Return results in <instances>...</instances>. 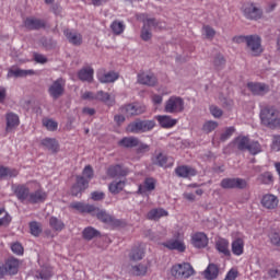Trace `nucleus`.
Masks as SVG:
<instances>
[{
	"label": "nucleus",
	"instance_id": "nucleus-30",
	"mask_svg": "<svg viewBox=\"0 0 280 280\" xmlns=\"http://www.w3.org/2000/svg\"><path fill=\"white\" fill-rule=\"evenodd\" d=\"M95 73V70H93L92 67L82 68L78 72V78L81 80V82H93V75Z\"/></svg>",
	"mask_w": 280,
	"mask_h": 280
},
{
	"label": "nucleus",
	"instance_id": "nucleus-59",
	"mask_svg": "<svg viewBox=\"0 0 280 280\" xmlns=\"http://www.w3.org/2000/svg\"><path fill=\"white\" fill-rule=\"evenodd\" d=\"M210 113H211L212 117H214L215 119H220V117H222V115H223L222 109L215 105L210 106Z\"/></svg>",
	"mask_w": 280,
	"mask_h": 280
},
{
	"label": "nucleus",
	"instance_id": "nucleus-24",
	"mask_svg": "<svg viewBox=\"0 0 280 280\" xmlns=\"http://www.w3.org/2000/svg\"><path fill=\"white\" fill-rule=\"evenodd\" d=\"M21 266V262L18 258H9L4 264V270L7 275H16L19 272V267Z\"/></svg>",
	"mask_w": 280,
	"mask_h": 280
},
{
	"label": "nucleus",
	"instance_id": "nucleus-48",
	"mask_svg": "<svg viewBox=\"0 0 280 280\" xmlns=\"http://www.w3.org/2000/svg\"><path fill=\"white\" fill-rule=\"evenodd\" d=\"M235 143L238 150L244 151V150H248L250 140L248 139V137L241 136L235 139Z\"/></svg>",
	"mask_w": 280,
	"mask_h": 280
},
{
	"label": "nucleus",
	"instance_id": "nucleus-58",
	"mask_svg": "<svg viewBox=\"0 0 280 280\" xmlns=\"http://www.w3.org/2000/svg\"><path fill=\"white\" fill-rule=\"evenodd\" d=\"M271 150H273V152H280V136L279 135L272 136Z\"/></svg>",
	"mask_w": 280,
	"mask_h": 280
},
{
	"label": "nucleus",
	"instance_id": "nucleus-20",
	"mask_svg": "<svg viewBox=\"0 0 280 280\" xmlns=\"http://www.w3.org/2000/svg\"><path fill=\"white\" fill-rule=\"evenodd\" d=\"M107 176L110 178H121L128 176V168H124L121 165L116 164L107 168Z\"/></svg>",
	"mask_w": 280,
	"mask_h": 280
},
{
	"label": "nucleus",
	"instance_id": "nucleus-10",
	"mask_svg": "<svg viewBox=\"0 0 280 280\" xmlns=\"http://www.w3.org/2000/svg\"><path fill=\"white\" fill-rule=\"evenodd\" d=\"M246 182L242 178H224L221 180L222 189H246Z\"/></svg>",
	"mask_w": 280,
	"mask_h": 280
},
{
	"label": "nucleus",
	"instance_id": "nucleus-21",
	"mask_svg": "<svg viewBox=\"0 0 280 280\" xmlns=\"http://www.w3.org/2000/svg\"><path fill=\"white\" fill-rule=\"evenodd\" d=\"M86 187H89V179L82 176H77V183L71 188L72 196H80V192L84 191Z\"/></svg>",
	"mask_w": 280,
	"mask_h": 280
},
{
	"label": "nucleus",
	"instance_id": "nucleus-35",
	"mask_svg": "<svg viewBox=\"0 0 280 280\" xmlns=\"http://www.w3.org/2000/svg\"><path fill=\"white\" fill-rule=\"evenodd\" d=\"M163 246L165 248H168V250H178L179 253H185V243L183 241L178 240H171L166 243H163Z\"/></svg>",
	"mask_w": 280,
	"mask_h": 280
},
{
	"label": "nucleus",
	"instance_id": "nucleus-52",
	"mask_svg": "<svg viewBox=\"0 0 280 280\" xmlns=\"http://www.w3.org/2000/svg\"><path fill=\"white\" fill-rule=\"evenodd\" d=\"M202 33L208 40H213V38H215V30L209 25L202 27Z\"/></svg>",
	"mask_w": 280,
	"mask_h": 280
},
{
	"label": "nucleus",
	"instance_id": "nucleus-12",
	"mask_svg": "<svg viewBox=\"0 0 280 280\" xmlns=\"http://www.w3.org/2000/svg\"><path fill=\"white\" fill-rule=\"evenodd\" d=\"M156 189V179L153 177H147L142 184L138 186V194L140 196H148Z\"/></svg>",
	"mask_w": 280,
	"mask_h": 280
},
{
	"label": "nucleus",
	"instance_id": "nucleus-53",
	"mask_svg": "<svg viewBox=\"0 0 280 280\" xmlns=\"http://www.w3.org/2000/svg\"><path fill=\"white\" fill-rule=\"evenodd\" d=\"M215 128H218V121L208 120L203 124L202 130L209 135V132H213Z\"/></svg>",
	"mask_w": 280,
	"mask_h": 280
},
{
	"label": "nucleus",
	"instance_id": "nucleus-43",
	"mask_svg": "<svg viewBox=\"0 0 280 280\" xmlns=\"http://www.w3.org/2000/svg\"><path fill=\"white\" fill-rule=\"evenodd\" d=\"M49 226L52 231H57L60 233L65 229V222L57 217H50L49 219Z\"/></svg>",
	"mask_w": 280,
	"mask_h": 280
},
{
	"label": "nucleus",
	"instance_id": "nucleus-9",
	"mask_svg": "<svg viewBox=\"0 0 280 280\" xmlns=\"http://www.w3.org/2000/svg\"><path fill=\"white\" fill-rule=\"evenodd\" d=\"M48 93L52 100H58L65 94V80L62 78L57 79L48 89Z\"/></svg>",
	"mask_w": 280,
	"mask_h": 280
},
{
	"label": "nucleus",
	"instance_id": "nucleus-16",
	"mask_svg": "<svg viewBox=\"0 0 280 280\" xmlns=\"http://www.w3.org/2000/svg\"><path fill=\"white\" fill-rule=\"evenodd\" d=\"M175 174L178 178H191L198 174V171L189 165H180L175 168Z\"/></svg>",
	"mask_w": 280,
	"mask_h": 280
},
{
	"label": "nucleus",
	"instance_id": "nucleus-13",
	"mask_svg": "<svg viewBox=\"0 0 280 280\" xmlns=\"http://www.w3.org/2000/svg\"><path fill=\"white\" fill-rule=\"evenodd\" d=\"M5 132H14L18 126H21V119L18 114L14 112H9L5 114Z\"/></svg>",
	"mask_w": 280,
	"mask_h": 280
},
{
	"label": "nucleus",
	"instance_id": "nucleus-4",
	"mask_svg": "<svg viewBox=\"0 0 280 280\" xmlns=\"http://www.w3.org/2000/svg\"><path fill=\"white\" fill-rule=\"evenodd\" d=\"M155 126L154 120H136L128 125L127 132L141 135V132H150Z\"/></svg>",
	"mask_w": 280,
	"mask_h": 280
},
{
	"label": "nucleus",
	"instance_id": "nucleus-3",
	"mask_svg": "<svg viewBox=\"0 0 280 280\" xmlns=\"http://www.w3.org/2000/svg\"><path fill=\"white\" fill-rule=\"evenodd\" d=\"M171 275L172 277H175V279H189V277H194V275H196V271L190 264L183 262L173 266L171 269Z\"/></svg>",
	"mask_w": 280,
	"mask_h": 280
},
{
	"label": "nucleus",
	"instance_id": "nucleus-46",
	"mask_svg": "<svg viewBox=\"0 0 280 280\" xmlns=\"http://www.w3.org/2000/svg\"><path fill=\"white\" fill-rule=\"evenodd\" d=\"M110 30L116 36H120V34H124L126 30V24H124L121 21H114L110 24Z\"/></svg>",
	"mask_w": 280,
	"mask_h": 280
},
{
	"label": "nucleus",
	"instance_id": "nucleus-8",
	"mask_svg": "<svg viewBox=\"0 0 280 280\" xmlns=\"http://www.w3.org/2000/svg\"><path fill=\"white\" fill-rule=\"evenodd\" d=\"M121 113L126 115V117H135L137 115H143L147 108L145 105H141L139 103L128 104L120 108Z\"/></svg>",
	"mask_w": 280,
	"mask_h": 280
},
{
	"label": "nucleus",
	"instance_id": "nucleus-37",
	"mask_svg": "<svg viewBox=\"0 0 280 280\" xmlns=\"http://www.w3.org/2000/svg\"><path fill=\"white\" fill-rule=\"evenodd\" d=\"M215 248L224 257H230L231 250L229 249V241L226 238H219L215 243Z\"/></svg>",
	"mask_w": 280,
	"mask_h": 280
},
{
	"label": "nucleus",
	"instance_id": "nucleus-32",
	"mask_svg": "<svg viewBox=\"0 0 280 280\" xmlns=\"http://www.w3.org/2000/svg\"><path fill=\"white\" fill-rule=\"evenodd\" d=\"M95 100H97V102H103L107 106H115V96H112L108 92H104L102 90L98 91L95 94Z\"/></svg>",
	"mask_w": 280,
	"mask_h": 280
},
{
	"label": "nucleus",
	"instance_id": "nucleus-11",
	"mask_svg": "<svg viewBox=\"0 0 280 280\" xmlns=\"http://www.w3.org/2000/svg\"><path fill=\"white\" fill-rule=\"evenodd\" d=\"M96 78L102 84H110L119 80V73L115 71L106 72V70H98L96 73Z\"/></svg>",
	"mask_w": 280,
	"mask_h": 280
},
{
	"label": "nucleus",
	"instance_id": "nucleus-49",
	"mask_svg": "<svg viewBox=\"0 0 280 280\" xmlns=\"http://www.w3.org/2000/svg\"><path fill=\"white\" fill-rule=\"evenodd\" d=\"M132 273L136 275V277H143L148 273V266L142 264L133 266Z\"/></svg>",
	"mask_w": 280,
	"mask_h": 280
},
{
	"label": "nucleus",
	"instance_id": "nucleus-63",
	"mask_svg": "<svg viewBox=\"0 0 280 280\" xmlns=\"http://www.w3.org/2000/svg\"><path fill=\"white\" fill-rule=\"evenodd\" d=\"M223 65H224V57H222L220 55L217 56L215 59H214V67L217 69H222Z\"/></svg>",
	"mask_w": 280,
	"mask_h": 280
},
{
	"label": "nucleus",
	"instance_id": "nucleus-40",
	"mask_svg": "<svg viewBox=\"0 0 280 280\" xmlns=\"http://www.w3.org/2000/svg\"><path fill=\"white\" fill-rule=\"evenodd\" d=\"M166 215H168V212L165 209L156 208L150 210L147 218L148 220H161V218H166Z\"/></svg>",
	"mask_w": 280,
	"mask_h": 280
},
{
	"label": "nucleus",
	"instance_id": "nucleus-41",
	"mask_svg": "<svg viewBox=\"0 0 280 280\" xmlns=\"http://www.w3.org/2000/svg\"><path fill=\"white\" fill-rule=\"evenodd\" d=\"M34 70H23V69H10L8 71L7 78H25L26 75H32Z\"/></svg>",
	"mask_w": 280,
	"mask_h": 280
},
{
	"label": "nucleus",
	"instance_id": "nucleus-39",
	"mask_svg": "<svg viewBox=\"0 0 280 280\" xmlns=\"http://www.w3.org/2000/svg\"><path fill=\"white\" fill-rule=\"evenodd\" d=\"M232 253L235 257H242L244 255V240L235 238L232 242Z\"/></svg>",
	"mask_w": 280,
	"mask_h": 280
},
{
	"label": "nucleus",
	"instance_id": "nucleus-22",
	"mask_svg": "<svg viewBox=\"0 0 280 280\" xmlns=\"http://www.w3.org/2000/svg\"><path fill=\"white\" fill-rule=\"evenodd\" d=\"M153 163L159 167H172V165H174V159L167 156L166 154L159 153L154 158Z\"/></svg>",
	"mask_w": 280,
	"mask_h": 280
},
{
	"label": "nucleus",
	"instance_id": "nucleus-42",
	"mask_svg": "<svg viewBox=\"0 0 280 280\" xmlns=\"http://www.w3.org/2000/svg\"><path fill=\"white\" fill-rule=\"evenodd\" d=\"M118 145L121 148H137V145H139V138L125 137L118 142Z\"/></svg>",
	"mask_w": 280,
	"mask_h": 280
},
{
	"label": "nucleus",
	"instance_id": "nucleus-19",
	"mask_svg": "<svg viewBox=\"0 0 280 280\" xmlns=\"http://www.w3.org/2000/svg\"><path fill=\"white\" fill-rule=\"evenodd\" d=\"M23 25L26 30L30 31L43 30V27H45V21L30 16L24 20Z\"/></svg>",
	"mask_w": 280,
	"mask_h": 280
},
{
	"label": "nucleus",
	"instance_id": "nucleus-27",
	"mask_svg": "<svg viewBox=\"0 0 280 280\" xmlns=\"http://www.w3.org/2000/svg\"><path fill=\"white\" fill-rule=\"evenodd\" d=\"M138 82L145 86H154L156 84V77L153 73L142 72L138 74Z\"/></svg>",
	"mask_w": 280,
	"mask_h": 280
},
{
	"label": "nucleus",
	"instance_id": "nucleus-28",
	"mask_svg": "<svg viewBox=\"0 0 280 280\" xmlns=\"http://www.w3.org/2000/svg\"><path fill=\"white\" fill-rule=\"evenodd\" d=\"M220 275V268L215 264H209L203 271V277L206 280H215Z\"/></svg>",
	"mask_w": 280,
	"mask_h": 280
},
{
	"label": "nucleus",
	"instance_id": "nucleus-38",
	"mask_svg": "<svg viewBox=\"0 0 280 280\" xmlns=\"http://www.w3.org/2000/svg\"><path fill=\"white\" fill-rule=\"evenodd\" d=\"M16 176H19L18 170L0 165V179L1 180H3V178H16Z\"/></svg>",
	"mask_w": 280,
	"mask_h": 280
},
{
	"label": "nucleus",
	"instance_id": "nucleus-55",
	"mask_svg": "<svg viewBox=\"0 0 280 280\" xmlns=\"http://www.w3.org/2000/svg\"><path fill=\"white\" fill-rule=\"evenodd\" d=\"M43 126H45V128H47L50 132L58 130V122H56L54 119H44Z\"/></svg>",
	"mask_w": 280,
	"mask_h": 280
},
{
	"label": "nucleus",
	"instance_id": "nucleus-26",
	"mask_svg": "<svg viewBox=\"0 0 280 280\" xmlns=\"http://www.w3.org/2000/svg\"><path fill=\"white\" fill-rule=\"evenodd\" d=\"M145 257V246L143 245H138L132 247L130 254H129V259L131 261H141Z\"/></svg>",
	"mask_w": 280,
	"mask_h": 280
},
{
	"label": "nucleus",
	"instance_id": "nucleus-17",
	"mask_svg": "<svg viewBox=\"0 0 280 280\" xmlns=\"http://www.w3.org/2000/svg\"><path fill=\"white\" fill-rule=\"evenodd\" d=\"M191 242L195 248H207L209 245V237L202 232H197L192 235Z\"/></svg>",
	"mask_w": 280,
	"mask_h": 280
},
{
	"label": "nucleus",
	"instance_id": "nucleus-45",
	"mask_svg": "<svg viewBox=\"0 0 280 280\" xmlns=\"http://www.w3.org/2000/svg\"><path fill=\"white\" fill-rule=\"evenodd\" d=\"M124 187H126V182L119 180V182H112L108 186V189L110 194L117 195V194H120V191H124Z\"/></svg>",
	"mask_w": 280,
	"mask_h": 280
},
{
	"label": "nucleus",
	"instance_id": "nucleus-29",
	"mask_svg": "<svg viewBox=\"0 0 280 280\" xmlns=\"http://www.w3.org/2000/svg\"><path fill=\"white\" fill-rule=\"evenodd\" d=\"M70 208L79 211V213H93V211H95V206L82 203L80 201L70 203Z\"/></svg>",
	"mask_w": 280,
	"mask_h": 280
},
{
	"label": "nucleus",
	"instance_id": "nucleus-25",
	"mask_svg": "<svg viewBox=\"0 0 280 280\" xmlns=\"http://www.w3.org/2000/svg\"><path fill=\"white\" fill-rule=\"evenodd\" d=\"M156 121H159L162 128H174L178 124L177 119L172 118V116L167 115H159L155 116Z\"/></svg>",
	"mask_w": 280,
	"mask_h": 280
},
{
	"label": "nucleus",
	"instance_id": "nucleus-50",
	"mask_svg": "<svg viewBox=\"0 0 280 280\" xmlns=\"http://www.w3.org/2000/svg\"><path fill=\"white\" fill-rule=\"evenodd\" d=\"M31 234L34 235V237H38L40 233H43V229H40V223L33 221L30 223Z\"/></svg>",
	"mask_w": 280,
	"mask_h": 280
},
{
	"label": "nucleus",
	"instance_id": "nucleus-62",
	"mask_svg": "<svg viewBox=\"0 0 280 280\" xmlns=\"http://www.w3.org/2000/svg\"><path fill=\"white\" fill-rule=\"evenodd\" d=\"M34 60L35 62H39L40 65H45V62H47V57H45V55L42 54H34Z\"/></svg>",
	"mask_w": 280,
	"mask_h": 280
},
{
	"label": "nucleus",
	"instance_id": "nucleus-18",
	"mask_svg": "<svg viewBox=\"0 0 280 280\" xmlns=\"http://www.w3.org/2000/svg\"><path fill=\"white\" fill-rule=\"evenodd\" d=\"M159 25V22H156L155 19H148L144 21V25L141 31V38L142 40H150L152 38V32L150 31V27H156Z\"/></svg>",
	"mask_w": 280,
	"mask_h": 280
},
{
	"label": "nucleus",
	"instance_id": "nucleus-14",
	"mask_svg": "<svg viewBox=\"0 0 280 280\" xmlns=\"http://www.w3.org/2000/svg\"><path fill=\"white\" fill-rule=\"evenodd\" d=\"M260 205L265 209H269V210L277 209L279 207V197L272 194L264 195L260 200Z\"/></svg>",
	"mask_w": 280,
	"mask_h": 280
},
{
	"label": "nucleus",
	"instance_id": "nucleus-61",
	"mask_svg": "<svg viewBox=\"0 0 280 280\" xmlns=\"http://www.w3.org/2000/svg\"><path fill=\"white\" fill-rule=\"evenodd\" d=\"M83 176H85L88 180H91V178H93V167H91V165H88L84 167Z\"/></svg>",
	"mask_w": 280,
	"mask_h": 280
},
{
	"label": "nucleus",
	"instance_id": "nucleus-36",
	"mask_svg": "<svg viewBox=\"0 0 280 280\" xmlns=\"http://www.w3.org/2000/svg\"><path fill=\"white\" fill-rule=\"evenodd\" d=\"M30 195V189L25 185H20L15 188V196L21 200V202H28Z\"/></svg>",
	"mask_w": 280,
	"mask_h": 280
},
{
	"label": "nucleus",
	"instance_id": "nucleus-34",
	"mask_svg": "<svg viewBox=\"0 0 280 280\" xmlns=\"http://www.w3.org/2000/svg\"><path fill=\"white\" fill-rule=\"evenodd\" d=\"M43 148H46V150H49L50 152H58L60 150V144L58 143V140L56 138H44L42 140Z\"/></svg>",
	"mask_w": 280,
	"mask_h": 280
},
{
	"label": "nucleus",
	"instance_id": "nucleus-15",
	"mask_svg": "<svg viewBox=\"0 0 280 280\" xmlns=\"http://www.w3.org/2000/svg\"><path fill=\"white\" fill-rule=\"evenodd\" d=\"M247 89L253 95H266L270 91V86L265 83L249 82Z\"/></svg>",
	"mask_w": 280,
	"mask_h": 280
},
{
	"label": "nucleus",
	"instance_id": "nucleus-7",
	"mask_svg": "<svg viewBox=\"0 0 280 280\" xmlns=\"http://www.w3.org/2000/svg\"><path fill=\"white\" fill-rule=\"evenodd\" d=\"M244 15L250 21H257L261 19L264 11L255 3H247L243 8Z\"/></svg>",
	"mask_w": 280,
	"mask_h": 280
},
{
	"label": "nucleus",
	"instance_id": "nucleus-31",
	"mask_svg": "<svg viewBox=\"0 0 280 280\" xmlns=\"http://www.w3.org/2000/svg\"><path fill=\"white\" fill-rule=\"evenodd\" d=\"M36 279L49 280L54 277V268L49 265L43 266L35 273Z\"/></svg>",
	"mask_w": 280,
	"mask_h": 280
},
{
	"label": "nucleus",
	"instance_id": "nucleus-64",
	"mask_svg": "<svg viewBox=\"0 0 280 280\" xmlns=\"http://www.w3.org/2000/svg\"><path fill=\"white\" fill-rule=\"evenodd\" d=\"M151 101L154 105H161L163 104V96L159 94H153Z\"/></svg>",
	"mask_w": 280,
	"mask_h": 280
},
{
	"label": "nucleus",
	"instance_id": "nucleus-33",
	"mask_svg": "<svg viewBox=\"0 0 280 280\" xmlns=\"http://www.w3.org/2000/svg\"><path fill=\"white\" fill-rule=\"evenodd\" d=\"M92 215H95L97 220L104 222L105 224L113 223V217L106 212V210H100V208L94 206V210L92 211Z\"/></svg>",
	"mask_w": 280,
	"mask_h": 280
},
{
	"label": "nucleus",
	"instance_id": "nucleus-56",
	"mask_svg": "<svg viewBox=\"0 0 280 280\" xmlns=\"http://www.w3.org/2000/svg\"><path fill=\"white\" fill-rule=\"evenodd\" d=\"M235 132V127H228L225 128L224 132L221 133V141H228V139H231L233 137V133Z\"/></svg>",
	"mask_w": 280,
	"mask_h": 280
},
{
	"label": "nucleus",
	"instance_id": "nucleus-57",
	"mask_svg": "<svg viewBox=\"0 0 280 280\" xmlns=\"http://www.w3.org/2000/svg\"><path fill=\"white\" fill-rule=\"evenodd\" d=\"M269 240L272 246H276L277 248H280V234L277 232H271L269 234Z\"/></svg>",
	"mask_w": 280,
	"mask_h": 280
},
{
	"label": "nucleus",
	"instance_id": "nucleus-2",
	"mask_svg": "<svg viewBox=\"0 0 280 280\" xmlns=\"http://www.w3.org/2000/svg\"><path fill=\"white\" fill-rule=\"evenodd\" d=\"M185 110V100L180 96L173 95L164 104V113L178 115Z\"/></svg>",
	"mask_w": 280,
	"mask_h": 280
},
{
	"label": "nucleus",
	"instance_id": "nucleus-5",
	"mask_svg": "<svg viewBox=\"0 0 280 280\" xmlns=\"http://www.w3.org/2000/svg\"><path fill=\"white\" fill-rule=\"evenodd\" d=\"M246 47L252 56H261L264 48L261 47V37L259 35H247Z\"/></svg>",
	"mask_w": 280,
	"mask_h": 280
},
{
	"label": "nucleus",
	"instance_id": "nucleus-54",
	"mask_svg": "<svg viewBox=\"0 0 280 280\" xmlns=\"http://www.w3.org/2000/svg\"><path fill=\"white\" fill-rule=\"evenodd\" d=\"M247 151L254 155L259 154V152H261V144H259L257 141H252L247 147Z\"/></svg>",
	"mask_w": 280,
	"mask_h": 280
},
{
	"label": "nucleus",
	"instance_id": "nucleus-51",
	"mask_svg": "<svg viewBox=\"0 0 280 280\" xmlns=\"http://www.w3.org/2000/svg\"><path fill=\"white\" fill-rule=\"evenodd\" d=\"M10 248L12 253L18 256H23V253H25V249L23 248V245L20 242L12 243Z\"/></svg>",
	"mask_w": 280,
	"mask_h": 280
},
{
	"label": "nucleus",
	"instance_id": "nucleus-60",
	"mask_svg": "<svg viewBox=\"0 0 280 280\" xmlns=\"http://www.w3.org/2000/svg\"><path fill=\"white\" fill-rule=\"evenodd\" d=\"M248 40V35L244 36V35H238L233 37V43H236V45H242V43H247Z\"/></svg>",
	"mask_w": 280,
	"mask_h": 280
},
{
	"label": "nucleus",
	"instance_id": "nucleus-47",
	"mask_svg": "<svg viewBox=\"0 0 280 280\" xmlns=\"http://www.w3.org/2000/svg\"><path fill=\"white\" fill-rule=\"evenodd\" d=\"M257 180L261 185H272L275 177L272 176V173L265 172L258 176Z\"/></svg>",
	"mask_w": 280,
	"mask_h": 280
},
{
	"label": "nucleus",
	"instance_id": "nucleus-44",
	"mask_svg": "<svg viewBox=\"0 0 280 280\" xmlns=\"http://www.w3.org/2000/svg\"><path fill=\"white\" fill-rule=\"evenodd\" d=\"M83 240L91 242L94 237H98L100 231L95 230L93 226H88L82 232Z\"/></svg>",
	"mask_w": 280,
	"mask_h": 280
},
{
	"label": "nucleus",
	"instance_id": "nucleus-1",
	"mask_svg": "<svg viewBox=\"0 0 280 280\" xmlns=\"http://www.w3.org/2000/svg\"><path fill=\"white\" fill-rule=\"evenodd\" d=\"M260 121L267 128H280V112L275 106H266L260 110Z\"/></svg>",
	"mask_w": 280,
	"mask_h": 280
},
{
	"label": "nucleus",
	"instance_id": "nucleus-6",
	"mask_svg": "<svg viewBox=\"0 0 280 280\" xmlns=\"http://www.w3.org/2000/svg\"><path fill=\"white\" fill-rule=\"evenodd\" d=\"M35 191H32L28 197L30 205H40L47 200V191L40 187V184L35 183Z\"/></svg>",
	"mask_w": 280,
	"mask_h": 280
},
{
	"label": "nucleus",
	"instance_id": "nucleus-23",
	"mask_svg": "<svg viewBox=\"0 0 280 280\" xmlns=\"http://www.w3.org/2000/svg\"><path fill=\"white\" fill-rule=\"evenodd\" d=\"M63 34L67 38V40L74 46H80L82 45V34L78 33V32H73L71 30H65Z\"/></svg>",
	"mask_w": 280,
	"mask_h": 280
}]
</instances>
